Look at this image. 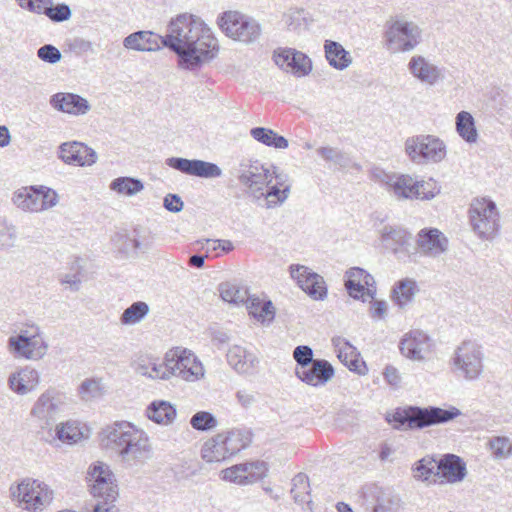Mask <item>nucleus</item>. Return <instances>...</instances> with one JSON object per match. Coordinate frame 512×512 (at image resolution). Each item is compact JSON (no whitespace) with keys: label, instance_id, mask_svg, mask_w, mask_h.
<instances>
[{"label":"nucleus","instance_id":"obj_25","mask_svg":"<svg viewBox=\"0 0 512 512\" xmlns=\"http://www.w3.org/2000/svg\"><path fill=\"white\" fill-rule=\"evenodd\" d=\"M226 357L228 364L239 374L252 375L257 371L258 357L240 345L230 347Z\"/></svg>","mask_w":512,"mask_h":512},{"label":"nucleus","instance_id":"obj_7","mask_svg":"<svg viewBox=\"0 0 512 512\" xmlns=\"http://www.w3.org/2000/svg\"><path fill=\"white\" fill-rule=\"evenodd\" d=\"M404 148L409 160L417 165L440 163L447 154L444 141L431 134H420L407 138Z\"/></svg>","mask_w":512,"mask_h":512},{"label":"nucleus","instance_id":"obj_61","mask_svg":"<svg viewBox=\"0 0 512 512\" xmlns=\"http://www.w3.org/2000/svg\"><path fill=\"white\" fill-rule=\"evenodd\" d=\"M272 177L275 180L269 186H267L266 192H290L291 185L288 183V177L286 174L277 173L276 168L274 167Z\"/></svg>","mask_w":512,"mask_h":512},{"label":"nucleus","instance_id":"obj_34","mask_svg":"<svg viewBox=\"0 0 512 512\" xmlns=\"http://www.w3.org/2000/svg\"><path fill=\"white\" fill-rule=\"evenodd\" d=\"M56 391L53 389H48L44 393L40 395L34 404L31 414L38 419L45 422V424H49L51 420H53L57 410L59 401L56 399Z\"/></svg>","mask_w":512,"mask_h":512},{"label":"nucleus","instance_id":"obj_13","mask_svg":"<svg viewBox=\"0 0 512 512\" xmlns=\"http://www.w3.org/2000/svg\"><path fill=\"white\" fill-rule=\"evenodd\" d=\"M385 46L391 53L413 50L421 40V29L413 22L394 21L384 33Z\"/></svg>","mask_w":512,"mask_h":512},{"label":"nucleus","instance_id":"obj_18","mask_svg":"<svg viewBox=\"0 0 512 512\" xmlns=\"http://www.w3.org/2000/svg\"><path fill=\"white\" fill-rule=\"evenodd\" d=\"M432 342L430 337L422 330H411L404 334L399 343V349L403 356L414 361H422L431 352Z\"/></svg>","mask_w":512,"mask_h":512},{"label":"nucleus","instance_id":"obj_58","mask_svg":"<svg viewBox=\"0 0 512 512\" xmlns=\"http://www.w3.org/2000/svg\"><path fill=\"white\" fill-rule=\"evenodd\" d=\"M82 272L83 267L79 261L76 262V272L74 273H64L59 277V281L61 284L69 285V288L72 291H78L80 289V285L82 282Z\"/></svg>","mask_w":512,"mask_h":512},{"label":"nucleus","instance_id":"obj_8","mask_svg":"<svg viewBox=\"0 0 512 512\" xmlns=\"http://www.w3.org/2000/svg\"><path fill=\"white\" fill-rule=\"evenodd\" d=\"M217 23L226 36L244 44L255 43L262 34L260 23L239 11L222 13L218 17Z\"/></svg>","mask_w":512,"mask_h":512},{"label":"nucleus","instance_id":"obj_27","mask_svg":"<svg viewBox=\"0 0 512 512\" xmlns=\"http://www.w3.org/2000/svg\"><path fill=\"white\" fill-rule=\"evenodd\" d=\"M164 36L152 31H137L129 34L123 40V46L129 50L151 52L161 49Z\"/></svg>","mask_w":512,"mask_h":512},{"label":"nucleus","instance_id":"obj_20","mask_svg":"<svg viewBox=\"0 0 512 512\" xmlns=\"http://www.w3.org/2000/svg\"><path fill=\"white\" fill-rule=\"evenodd\" d=\"M240 183L254 191H262L271 184L273 177L269 169L258 161L242 162L238 169Z\"/></svg>","mask_w":512,"mask_h":512},{"label":"nucleus","instance_id":"obj_6","mask_svg":"<svg viewBox=\"0 0 512 512\" xmlns=\"http://www.w3.org/2000/svg\"><path fill=\"white\" fill-rule=\"evenodd\" d=\"M250 442V433L232 429L218 433L205 441L201 448V456L209 463L225 461L247 447Z\"/></svg>","mask_w":512,"mask_h":512},{"label":"nucleus","instance_id":"obj_21","mask_svg":"<svg viewBox=\"0 0 512 512\" xmlns=\"http://www.w3.org/2000/svg\"><path fill=\"white\" fill-rule=\"evenodd\" d=\"M273 58L278 67L297 76L307 75L312 68L309 57L295 49H279Z\"/></svg>","mask_w":512,"mask_h":512},{"label":"nucleus","instance_id":"obj_31","mask_svg":"<svg viewBox=\"0 0 512 512\" xmlns=\"http://www.w3.org/2000/svg\"><path fill=\"white\" fill-rule=\"evenodd\" d=\"M437 475L449 483L460 482L466 476V465L459 456L446 454L438 461Z\"/></svg>","mask_w":512,"mask_h":512},{"label":"nucleus","instance_id":"obj_26","mask_svg":"<svg viewBox=\"0 0 512 512\" xmlns=\"http://www.w3.org/2000/svg\"><path fill=\"white\" fill-rule=\"evenodd\" d=\"M49 103L55 110L72 115H84L91 108L85 98L74 93H56L51 96Z\"/></svg>","mask_w":512,"mask_h":512},{"label":"nucleus","instance_id":"obj_33","mask_svg":"<svg viewBox=\"0 0 512 512\" xmlns=\"http://www.w3.org/2000/svg\"><path fill=\"white\" fill-rule=\"evenodd\" d=\"M408 67L412 75L423 83L434 85L440 78L439 68L423 56H413Z\"/></svg>","mask_w":512,"mask_h":512},{"label":"nucleus","instance_id":"obj_29","mask_svg":"<svg viewBox=\"0 0 512 512\" xmlns=\"http://www.w3.org/2000/svg\"><path fill=\"white\" fill-rule=\"evenodd\" d=\"M13 203L26 212H40L58 203V194H14Z\"/></svg>","mask_w":512,"mask_h":512},{"label":"nucleus","instance_id":"obj_60","mask_svg":"<svg viewBox=\"0 0 512 512\" xmlns=\"http://www.w3.org/2000/svg\"><path fill=\"white\" fill-rule=\"evenodd\" d=\"M37 56L43 62L55 64L61 60L60 50L52 44H45L37 50Z\"/></svg>","mask_w":512,"mask_h":512},{"label":"nucleus","instance_id":"obj_64","mask_svg":"<svg viewBox=\"0 0 512 512\" xmlns=\"http://www.w3.org/2000/svg\"><path fill=\"white\" fill-rule=\"evenodd\" d=\"M371 316L373 318H384L387 311V305L385 301L374 300L371 304Z\"/></svg>","mask_w":512,"mask_h":512},{"label":"nucleus","instance_id":"obj_14","mask_svg":"<svg viewBox=\"0 0 512 512\" xmlns=\"http://www.w3.org/2000/svg\"><path fill=\"white\" fill-rule=\"evenodd\" d=\"M289 272L291 278L313 300L322 301L327 297V285L320 274L300 264L290 265Z\"/></svg>","mask_w":512,"mask_h":512},{"label":"nucleus","instance_id":"obj_42","mask_svg":"<svg viewBox=\"0 0 512 512\" xmlns=\"http://www.w3.org/2000/svg\"><path fill=\"white\" fill-rule=\"evenodd\" d=\"M456 130L460 137L468 143H475L478 133L473 116L466 111H461L456 116Z\"/></svg>","mask_w":512,"mask_h":512},{"label":"nucleus","instance_id":"obj_10","mask_svg":"<svg viewBox=\"0 0 512 512\" xmlns=\"http://www.w3.org/2000/svg\"><path fill=\"white\" fill-rule=\"evenodd\" d=\"M370 178L395 192H433L434 190L439 192L441 189L433 178L427 181L419 180L409 174L387 173L380 167H373L370 170Z\"/></svg>","mask_w":512,"mask_h":512},{"label":"nucleus","instance_id":"obj_46","mask_svg":"<svg viewBox=\"0 0 512 512\" xmlns=\"http://www.w3.org/2000/svg\"><path fill=\"white\" fill-rule=\"evenodd\" d=\"M220 295L224 301L235 304L246 302L249 296L246 289L229 283L220 285Z\"/></svg>","mask_w":512,"mask_h":512},{"label":"nucleus","instance_id":"obj_57","mask_svg":"<svg viewBox=\"0 0 512 512\" xmlns=\"http://www.w3.org/2000/svg\"><path fill=\"white\" fill-rule=\"evenodd\" d=\"M238 470L248 472L249 482L253 483L266 475L267 466L264 462L256 461L251 463H244L243 468L239 467Z\"/></svg>","mask_w":512,"mask_h":512},{"label":"nucleus","instance_id":"obj_43","mask_svg":"<svg viewBox=\"0 0 512 512\" xmlns=\"http://www.w3.org/2000/svg\"><path fill=\"white\" fill-rule=\"evenodd\" d=\"M290 492L295 503L300 505L305 503H311L310 484L308 476L304 473L297 474L292 479V488Z\"/></svg>","mask_w":512,"mask_h":512},{"label":"nucleus","instance_id":"obj_22","mask_svg":"<svg viewBox=\"0 0 512 512\" xmlns=\"http://www.w3.org/2000/svg\"><path fill=\"white\" fill-rule=\"evenodd\" d=\"M24 10L35 14H44L53 22H64L70 19L72 11L69 5L59 3L53 6V0H15Z\"/></svg>","mask_w":512,"mask_h":512},{"label":"nucleus","instance_id":"obj_24","mask_svg":"<svg viewBox=\"0 0 512 512\" xmlns=\"http://www.w3.org/2000/svg\"><path fill=\"white\" fill-rule=\"evenodd\" d=\"M333 366L324 359H316L311 366L295 370V375L303 383L310 386L325 385L334 376Z\"/></svg>","mask_w":512,"mask_h":512},{"label":"nucleus","instance_id":"obj_3","mask_svg":"<svg viewBox=\"0 0 512 512\" xmlns=\"http://www.w3.org/2000/svg\"><path fill=\"white\" fill-rule=\"evenodd\" d=\"M87 480L91 494L87 506L94 509V512H118L115 505L118 487L109 465L101 461L91 464L87 471Z\"/></svg>","mask_w":512,"mask_h":512},{"label":"nucleus","instance_id":"obj_2","mask_svg":"<svg viewBox=\"0 0 512 512\" xmlns=\"http://www.w3.org/2000/svg\"><path fill=\"white\" fill-rule=\"evenodd\" d=\"M100 437L102 445L117 454L127 467L143 464L152 456L147 434L130 422H114L101 431Z\"/></svg>","mask_w":512,"mask_h":512},{"label":"nucleus","instance_id":"obj_17","mask_svg":"<svg viewBox=\"0 0 512 512\" xmlns=\"http://www.w3.org/2000/svg\"><path fill=\"white\" fill-rule=\"evenodd\" d=\"M166 164L181 173L201 178H217L222 175V170L217 164L198 159L170 157L166 159Z\"/></svg>","mask_w":512,"mask_h":512},{"label":"nucleus","instance_id":"obj_48","mask_svg":"<svg viewBox=\"0 0 512 512\" xmlns=\"http://www.w3.org/2000/svg\"><path fill=\"white\" fill-rule=\"evenodd\" d=\"M488 446L495 459L507 458L512 454V443L507 437H493L489 440Z\"/></svg>","mask_w":512,"mask_h":512},{"label":"nucleus","instance_id":"obj_36","mask_svg":"<svg viewBox=\"0 0 512 512\" xmlns=\"http://www.w3.org/2000/svg\"><path fill=\"white\" fill-rule=\"evenodd\" d=\"M111 243L116 252L121 255L128 256L132 252H136L140 248L141 243L138 239V230L134 229L129 232L120 230L113 234Z\"/></svg>","mask_w":512,"mask_h":512},{"label":"nucleus","instance_id":"obj_50","mask_svg":"<svg viewBox=\"0 0 512 512\" xmlns=\"http://www.w3.org/2000/svg\"><path fill=\"white\" fill-rule=\"evenodd\" d=\"M109 187L115 192H140L144 189L142 181L133 177H118Z\"/></svg>","mask_w":512,"mask_h":512},{"label":"nucleus","instance_id":"obj_12","mask_svg":"<svg viewBox=\"0 0 512 512\" xmlns=\"http://www.w3.org/2000/svg\"><path fill=\"white\" fill-rule=\"evenodd\" d=\"M33 328L34 332L22 329L17 335L9 337L7 347L15 358L37 361L46 355L48 344L41 337L40 329Z\"/></svg>","mask_w":512,"mask_h":512},{"label":"nucleus","instance_id":"obj_45","mask_svg":"<svg viewBox=\"0 0 512 512\" xmlns=\"http://www.w3.org/2000/svg\"><path fill=\"white\" fill-rule=\"evenodd\" d=\"M56 437L63 443L73 444L82 437V432L74 422H66L56 427Z\"/></svg>","mask_w":512,"mask_h":512},{"label":"nucleus","instance_id":"obj_40","mask_svg":"<svg viewBox=\"0 0 512 512\" xmlns=\"http://www.w3.org/2000/svg\"><path fill=\"white\" fill-rule=\"evenodd\" d=\"M250 135L257 142L275 149H286L289 145L285 137L269 128L254 127L250 130Z\"/></svg>","mask_w":512,"mask_h":512},{"label":"nucleus","instance_id":"obj_39","mask_svg":"<svg viewBox=\"0 0 512 512\" xmlns=\"http://www.w3.org/2000/svg\"><path fill=\"white\" fill-rule=\"evenodd\" d=\"M418 291L416 282L410 279L398 281L392 290V300L399 308H405L413 301Z\"/></svg>","mask_w":512,"mask_h":512},{"label":"nucleus","instance_id":"obj_52","mask_svg":"<svg viewBox=\"0 0 512 512\" xmlns=\"http://www.w3.org/2000/svg\"><path fill=\"white\" fill-rule=\"evenodd\" d=\"M283 21L290 30H297L306 25V12L304 9L290 8L284 13Z\"/></svg>","mask_w":512,"mask_h":512},{"label":"nucleus","instance_id":"obj_59","mask_svg":"<svg viewBox=\"0 0 512 512\" xmlns=\"http://www.w3.org/2000/svg\"><path fill=\"white\" fill-rule=\"evenodd\" d=\"M244 463L234 465L230 468H226L222 471V479L234 482L237 484H248L249 482V476L248 472H242L238 470L237 468H243Z\"/></svg>","mask_w":512,"mask_h":512},{"label":"nucleus","instance_id":"obj_32","mask_svg":"<svg viewBox=\"0 0 512 512\" xmlns=\"http://www.w3.org/2000/svg\"><path fill=\"white\" fill-rule=\"evenodd\" d=\"M316 152L323 160L332 164L338 170H362V166L359 163L355 162L348 153L340 150L339 148L323 146L319 147Z\"/></svg>","mask_w":512,"mask_h":512},{"label":"nucleus","instance_id":"obj_19","mask_svg":"<svg viewBox=\"0 0 512 512\" xmlns=\"http://www.w3.org/2000/svg\"><path fill=\"white\" fill-rule=\"evenodd\" d=\"M58 156L64 163L80 167L92 166L98 158L93 148L78 141L62 143Z\"/></svg>","mask_w":512,"mask_h":512},{"label":"nucleus","instance_id":"obj_9","mask_svg":"<svg viewBox=\"0 0 512 512\" xmlns=\"http://www.w3.org/2000/svg\"><path fill=\"white\" fill-rule=\"evenodd\" d=\"M470 223L475 234L482 240H492L499 230V213L494 201L476 198L469 209Z\"/></svg>","mask_w":512,"mask_h":512},{"label":"nucleus","instance_id":"obj_49","mask_svg":"<svg viewBox=\"0 0 512 512\" xmlns=\"http://www.w3.org/2000/svg\"><path fill=\"white\" fill-rule=\"evenodd\" d=\"M190 425L197 431H209L217 427L218 421L208 411H199L190 419Z\"/></svg>","mask_w":512,"mask_h":512},{"label":"nucleus","instance_id":"obj_51","mask_svg":"<svg viewBox=\"0 0 512 512\" xmlns=\"http://www.w3.org/2000/svg\"><path fill=\"white\" fill-rule=\"evenodd\" d=\"M438 461L431 457H424L417 462L414 469L415 478L420 480H428L432 475H437Z\"/></svg>","mask_w":512,"mask_h":512},{"label":"nucleus","instance_id":"obj_30","mask_svg":"<svg viewBox=\"0 0 512 512\" xmlns=\"http://www.w3.org/2000/svg\"><path fill=\"white\" fill-rule=\"evenodd\" d=\"M8 383L15 393L25 395L37 388L40 383V374L31 366H25L12 373Z\"/></svg>","mask_w":512,"mask_h":512},{"label":"nucleus","instance_id":"obj_28","mask_svg":"<svg viewBox=\"0 0 512 512\" xmlns=\"http://www.w3.org/2000/svg\"><path fill=\"white\" fill-rule=\"evenodd\" d=\"M332 344L335 348L338 359L348 367L350 371H354L359 374L364 373L363 370L366 369V366L364 362L360 360V353L349 341L338 336L332 339Z\"/></svg>","mask_w":512,"mask_h":512},{"label":"nucleus","instance_id":"obj_62","mask_svg":"<svg viewBox=\"0 0 512 512\" xmlns=\"http://www.w3.org/2000/svg\"><path fill=\"white\" fill-rule=\"evenodd\" d=\"M163 206L170 212H180L183 209V201L178 194H166Z\"/></svg>","mask_w":512,"mask_h":512},{"label":"nucleus","instance_id":"obj_47","mask_svg":"<svg viewBox=\"0 0 512 512\" xmlns=\"http://www.w3.org/2000/svg\"><path fill=\"white\" fill-rule=\"evenodd\" d=\"M250 201L258 207L272 209L283 204L288 194H249Z\"/></svg>","mask_w":512,"mask_h":512},{"label":"nucleus","instance_id":"obj_11","mask_svg":"<svg viewBox=\"0 0 512 512\" xmlns=\"http://www.w3.org/2000/svg\"><path fill=\"white\" fill-rule=\"evenodd\" d=\"M453 371L467 380L477 379L483 371V352L475 341H464L452 357Z\"/></svg>","mask_w":512,"mask_h":512},{"label":"nucleus","instance_id":"obj_63","mask_svg":"<svg viewBox=\"0 0 512 512\" xmlns=\"http://www.w3.org/2000/svg\"><path fill=\"white\" fill-rule=\"evenodd\" d=\"M363 276L364 298L374 300L377 292L374 277L371 274H369L366 270Z\"/></svg>","mask_w":512,"mask_h":512},{"label":"nucleus","instance_id":"obj_35","mask_svg":"<svg viewBox=\"0 0 512 512\" xmlns=\"http://www.w3.org/2000/svg\"><path fill=\"white\" fill-rule=\"evenodd\" d=\"M246 307L249 314L262 324H270L275 318V308L271 300H262L256 296H248Z\"/></svg>","mask_w":512,"mask_h":512},{"label":"nucleus","instance_id":"obj_54","mask_svg":"<svg viewBox=\"0 0 512 512\" xmlns=\"http://www.w3.org/2000/svg\"><path fill=\"white\" fill-rule=\"evenodd\" d=\"M293 357L297 363L295 370H301L305 367L311 366L316 361L313 358V350L307 345H299L293 351Z\"/></svg>","mask_w":512,"mask_h":512},{"label":"nucleus","instance_id":"obj_56","mask_svg":"<svg viewBox=\"0 0 512 512\" xmlns=\"http://www.w3.org/2000/svg\"><path fill=\"white\" fill-rule=\"evenodd\" d=\"M17 239L16 228L6 221H0V249H9L15 246Z\"/></svg>","mask_w":512,"mask_h":512},{"label":"nucleus","instance_id":"obj_15","mask_svg":"<svg viewBox=\"0 0 512 512\" xmlns=\"http://www.w3.org/2000/svg\"><path fill=\"white\" fill-rule=\"evenodd\" d=\"M381 242L385 249L392 252L399 260L409 259L416 255V248L412 245V236L404 228L386 225L381 230Z\"/></svg>","mask_w":512,"mask_h":512},{"label":"nucleus","instance_id":"obj_16","mask_svg":"<svg viewBox=\"0 0 512 512\" xmlns=\"http://www.w3.org/2000/svg\"><path fill=\"white\" fill-rule=\"evenodd\" d=\"M17 490L20 502L24 505L25 509L30 511L42 510L53 499L52 490L38 480H23L18 485Z\"/></svg>","mask_w":512,"mask_h":512},{"label":"nucleus","instance_id":"obj_41","mask_svg":"<svg viewBox=\"0 0 512 512\" xmlns=\"http://www.w3.org/2000/svg\"><path fill=\"white\" fill-rule=\"evenodd\" d=\"M364 273L365 270L360 267H352L345 273V288L349 296L354 299H362L363 302L367 301L364 298Z\"/></svg>","mask_w":512,"mask_h":512},{"label":"nucleus","instance_id":"obj_23","mask_svg":"<svg viewBox=\"0 0 512 512\" xmlns=\"http://www.w3.org/2000/svg\"><path fill=\"white\" fill-rule=\"evenodd\" d=\"M417 247L427 257H439L448 250V238L437 228H423L417 234Z\"/></svg>","mask_w":512,"mask_h":512},{"label":"nucleus","instance_id":"obj_1","mask_svg":"<svg viewBox=\"0 0 512 512\" xmlns=\"http://www.w3.org/2000/svg\"><path fill=\"white\" fill-rule=\"evenodd\" d=\"M163 47L177 55L181 68L194 70L215 57L217 41L201 18L182 13L170 20Z\"/></svg>","mask_w":512,"mask_h":512},{"label":"nucleus","instance_id":"obj_4","mask_svg":"<svg viewBox=\"0 0 512 512\" xmlns=\"http://www.w3.org/2000/svg\"><path fill=\"white\" fill-rule=\"evenodd\" d=\"M461 415L456 407L443 409L436 406L418 407L407 406L397 408L387 421L393 423L396 429L420 430L426 427L448 423Z\"/></svg>","mask_w":512,"mask_h":512},{"label":"nucleus","instance_id":"obj_55","mask_svg":"<svg viewBox=\"0 0 512 512\" xmlns=\"http://www.w3.org/2000/svg\"><path fill=\"white\" fill-rule=\"evenodd\" d=\"M401 507V499L398 495L388 493L378 498L375 507L376 512H396Z\"/></svg>","mask_w":512,"mask_h":512},{"label":"nucleus","instance_id":"obj_37","mask_svg":"<svg viewBox=\"0 0 512 512\" xmlns=\"http://www.w3.org/2000/svg\"><path fill=\"white\" fill-rule=\"evenodd\" d=\"M326 58L329 64L337 69L344 70L352 63V58L348 51L338 42L326 40L324 44Z\"/></svg>","mask_w":512,"mask_h":512},{"label":"nucleus","instance_id":"obj_44","mask_svg":"<svg viewBox=\"0 0 512 512\" xmlns=\"http://www.w3.org/2000/svg\"><path fill=\"white\" fill-rule=\"evenodd\" d=\"M150 308L146 302L137 301L124 310L120 317L123 325H134L142 321L149 313Z\"/></svg>","mask_w":512,"mask_h":512},{"label":"nucleus","instance_id":"obj_5","mask_svg":"<svg viewBox=\"0 0 512 512\" xmlns=\"http://www.w3.org/2000/svg\"><path fill=\"white\" fill-rule=\"evenodd\" d=\"M153 376L169 379L172 376L194 382L204 375L202 363L189 350L175 347L166 352L162 363H153Z\"/></svg>","mask_w":512,"mask_h":512},{"label":"nucleus","instance_id":"obj_53","mask_svg":"<svg viewBox=\"0 0 512 512\" xmlns=\"http://www.w3.org/2000/svg\"><path fill=\"white\" fill-rule=\"evenodd\" d=\"M102 393L101 383L96 379H86L79 386V394L85 401L100 397Z\"/></svg>","mask_w":512,"mask_h":512},{"label":"nucleus","instance_id":"obj_38","mask_svg":"<svg viewBox=\"0 0 512 512\" xmlns=\"http://www.w3.org/2000/svg\"><path fill=\"white\" fill-rule=\"evenodd\" d=\"M147 417L155 423L168 425L176 417V408L164 400L153 401L146 410Z\"/></svg>","mask_w":512,"mask_h":512}]
</instances>
